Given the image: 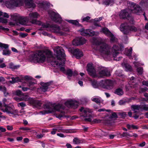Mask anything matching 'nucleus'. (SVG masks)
<instances>
[{
	"instance_id": "obj_48",
	"label": "nucleus",
	"mask_w": 148,
	"mask_h": 148,
	"mask_svg": "<svg viewBox=\"0 0 148 148\" xmlns=\"http://www.w3.org/2000/svg\"><path fill=\"white\" fill-rule=\"evenodd\" d=\"M10 67L11 69H17L19 67V66H14L13 64H10Z\"/></svg>"
},
{
	"instance_id": "obj_7",
	"label": "nucleus",
	"mask_w": 148,
	"mask_h": 148,
	"mask_svg": "<svg viewBox=\"0 0 148 148\" xmlns=\"http://www.w3.org/2000/svg\"><path fill=\"white\" fill-rule=\"evenodd\" d=\"M121 31L123 32L125 34H127L129 31L136 32L137 31L136 27L133 26H129L126 23L122 24L120 27Z\"/></svg>"
},
{
	"instance_id": "obj_34",
	"label": "nucleus",
	"mask_w": 148,
	"mask_h": 148,
	"mask_svg": "<svg viewBox=\"0 0 148 148\" xmlns=\"http://www.w3.org/2000/svg\"><path fill=\"white\" fill-rule=\"evenodd\" d=\"M122 66H124L125 69V70L127 71H131L132 70V67L129 64H124L123 63L122 64Z\"/></svg>"
},
{
	"instance_id": "obj_14",
	"label": "nucleus",
	"mask_w": 148,
	"mask_h": 148,
	"mask_svg": "<svg viewBox=\"0 0 148 148\" xmlns=\"http://www.w3.org/2000/svg\"><path fill=\"white\" fill-rule=\"evenodd\" d=\"M86 42V40L84 38H78L73 40L72 42V44L74 45L78 46L83 45Z\"/></svg>"
},
{
	"instance_id": "obj_30",
	"label": "nucleus",
	"mask_w": 148,
	"mask_h": 148,
	"mask_svg": "<svg viewBox=\"0 0 148 148\" xmlns=\"http://www.w3.org/2000/svg\"><path fill=\"white\" fill-rule=\"evenodd\" d=\"M114 93L119 95H122L123 94V91L121 88H119L115 90Z\"/></svg>"
},
{
	"instance_id": "obj_13",
	"label": "nucleus",
	"mask_w": 148,
	"mask_h": 148,
	"mask_svg": "<svg viewBox=\"0 0 148 148\" xmlns=\"http://www.w3.org/2000/svg\"><path fill=\"white\" fill-rule=\"evenodd\" d=\"M88 71V74L92 77H97L98 75L96 73V71L93 67L90 64H88L87 65Z\"/></svg>"
},
{
	"instance_id": "obj_43",
	"label": "nucleus",
	"mask_w": 148,
	"mask_h": 148,
	"mask_svg": "<svg viewBox=\"0 0 148 148\" xmlns=\"http://www.w3.org/2000/svg\"><path fill=\"white\" fill-rule=\"evenodd\" d=\"M127 102L125 100H121L119 102V104L120 105H124Z\"/></svg>"
},
{
	"instance_id": "obj_45",
	"label": "nucleus",
	"mask_w": 148,
	"mask_h": 148,
	"mask_svg": "<svg viewBox=\"0 0 148 148\" xmlns=\"http://www.w3.org/2000/svg\"><path fill=\"white\" fill-rule=\"evenodd\" d=\"M113 1V0H105L103 1V3L105 5H108L110 3Z\"/></svg>"
},
{
	"instance_id": "obj_35",
	"label": "nucleus",
	"mask_w": 148,
	"mask_h": 148,
	"mask_svg": "<svg viewBox=\"0 0 148 148\" xmlns=\"http://www.w3.org/2000/svg\"><path fill=\"white\" fill-rule=\"evenodd\" d=\"M0 90L3 91V92L4 95L5 96H7L8 93L6 92V88L4 86H0Z\"/></svg>"
},
{
	"instance_id": "obj_17",
	"label": "nucleus",
	"mask_w": 148,
	"mask_h": 148,
	"mask_svg": "<svg viewBox=\"0 0 148 148\" xmlns=\"http://www.w3.org/2000/svg\"><path fill=\"white\" fill-rule=\"evenodd\" d=\"M130 10L129 9H126L121 10L119 14L120 18H121L125 19L129 16Z\"/></svg>"
},
{
	"instance_id": "obj_55",
	"label": "nucleus",
	"mask_w": 148,
	"mask_h": 148,
	"mask_svg": "<svg viewBox=\"0 0 148 148\" xmlns=\"http://www.w3.org/2000/svg\"><path fill=\"white\" fill-rule=\"evenodd\" d=\"M0 131H1L2 132H5L6 131V129L5 128L3 127H2L0 126Z\"/></svg>"
},
{
	"instance_id": "obj_39",
	"label": "nucleus",
	"mask_w": 148,
	"mask_h": 148,
	"mask_svg": "<svg viewBox=\"0 0 148 148\" xmlns=\"http://www.w3.org/2000/svg\"><path fill=\"white\" fill-rule=\"evenodd\" d=\"M141 111L143 110L147 111L148 110V105H141Z\"/></svg>"
},
{
	"instance_id": "obj_16",
	"label": "nucleus",
	"mask_w": 148,
	"mask_h": 148,
	"mask_svg": "<svg viewBox=\"0 0 148 148\" xmlns=\"http://www.w3.org/2000/svg\"><path fill=\"white\" fill-rule=\"evenodd\" d=\"M72 53L75 56V58L79 59L83 56L82 51L78 49H73L72 51Z\"/></svg>"
},
{
	"instance_id": "obj_27",
	"label": "nucleus",
	"mask_w": 148,
	"mask_h": 148,
	"mask_svg": "<svg viewBox=\"0 0 148 148\" xmlns=\"http://www.w3.org/2000/svg\"><path fill=\"white\" fill-rule=\"evenodd\" d=\"M91 100L92 101L98 104H100L102 101V99L101 97L97 96H95L92 97L91 98Z\"/></svg>"
},
{
	"instance_id": "obj_8",
	"label": "nucleus",
	"mask_w": 148,
	"mask_h": 148,
	"mask_svg": "<svg viewBox=\"0 0 148 148\" xmlns=\"http://www.w3.org/2000/svg\"><path fill=\"white\" fill-rule=\"evenodd\" d=\"M24 81L25 82H27L28 83V86L29 88L27 87H23L22 88V90L24 91H26L28 90H34L35 87L33 86L34 83L32 82L31 79L32 77L28 76H26L24 77Z\"/></svg>"
},
{
	"instance_id": "obj_6",
	"label": "nucleus",
	"mask_w": 148,
	"mask_h": 148,
	"mask_svg": "<svg viewBox=\"0 0 148 148\" xmlns=\"http://www.w3.org/2000/svg\"><path fill=\"white\" fill-rule=\"evenodd\" d=\"M0 108L1 110L4 112H6L8 114L15 115L18 112V111L14 109V106H9L4 104L2 105V104L0 103Z\"/></svg>"
},
{
	"instance_id": "obj_52",
	"label": "nucleus",
	"mask_w": 148,
	"mask_h": 148,
	"mask_svg": "<svg viewBox=\"0 0 148 148\" xmlns=\"http://www.w3.org/2000/svg\"><path fill=\"white\" fill-rule=\"evenodd\" d=\"M90 17L89 16H87L86 17L84 18L83 20V21H88L90 19Z\"/></svg>"
},
{
	"instance_id": "obj_38",
	"label": "nucleus",
	"mask_w": 148,
	"mask_h": 148,
	"mask_svg": "<svg viewBox=\"0 0 148 148\" xmlns=\"http://www.w3.org/2000/svg\"><path fill=\"white\" fill-rule=\"evenodd\" d=\"M73 143L75 144L78 145L83 143V141L82 139H73Z\"/></svg>"
},
{
	"instance_id": "obj_33",
	"label": "nucleus",
	"mask_w": 148,
	"mask_h": 148,
	"mask_svg": "<svg viewBox=\"0 0 148 148\" xmlns=\"http://www.w3.org/2000/svg\"><path fill=\"white\" fill-rule=\"evenodd\" d=\"M89 81L90 82L94 88H97L98 87V84L96 81L93 80L90 78H89Z\"/></svg>"
},
{
	"instance_id": "obj_59",
	"label": "nucleus",
	"mask_w": 148,
	"mask_h": 148,
	"mask_svg": "<svg viewBox=\"0 0 148 148\" xmlns=\"http://www.w3.org/2000/svg\"><path fill=\"white\" fill-rule=\"evenodd\" d=\"M102 19V18L100 17L99 18H96L94 19L95 22H97L101 21Z\"/></svg>"
},
{
	"instance_id": "obj_10",
	"label": "nucleus",
	"mask_w": 148,
	"mask_h": 148,
	"mask_svg": "<svg viewBox=\"0 0 148 148\" xmlns=\"http://www.w3.org/2000/svg\"><path fill=\"white\" fill-rule=\"evenodd\" d=\"M101 85L104 88L110 90L113 87L114 83L111 80L106 79L101 81Z\"/></svg>"
},
{
	"instance_id": "obj_23",
	"label": "nucleus",
	"mask_w": 148,
	"mask_h": 148,
	"mask_svg": "<svg viewBox=\"0 0 148 148\" xmlns=\"http://www.w3.org/2000/svg\"><path fill=\"white\" fill-rule=\"evenodd\" d=\"M131 109L134 111V113L138 114L139 110L141 111V105H132L131 106Z\"/></svg>"
},
{
	"instance_id": "obj_18",
	"label": "nucleus",
	"mask_w": 148,
	"mask_h": 148,
	"mask_svg": "<svg viewBox=\"0 0 148 148\" xmlns=\"http://www.w3.org/2000/svg\"><path fill=\"white\" fill-rule=\"evenodd\" d=\"M79 31L80 32V34L84 36L88 35L90 36H92L94 33L92 31V30L89 29H82Z\"/></svg>"
},
{
	"instance_id": "obj_32",
	"label": "nucleus",
	"mask_w": 148,
	"mask_h": 148,
	"mask_svg": "<svg viewBox=\"0 0 148 148\" xmlns=\"http://www.w3.org/2000/svg\"><path fill=\"white\" fill-rule=\"evenodd\" d=\"M49 85V83H46L44 85L42 86L40 88L41 91L43 92H45L48 88V86Z\"/></svg>"
},
{
	"instance_id": "obj_3",
	"label": "nucleus",
	"mask_w": 148,
	"mask_h": 148,
	"mask_svg": "<svg viewBox=\"0 0 148 148\" xmlns=\"http://www.w3.org/2000/svg\"><path fill=\"white\" fill-rule=\"evenodd\" d=\"M24 2H25V5L29 8H34L35 7L32 0H10L6 1V5L8 8L12 9L21 6Z\"/></svg>"
},
{
	"instance_id": "obj_50",
	"label": "nucleus",
	"mask_w": 148,
	"mask_h": 148,
	"mask_svg": "<svg viewBox=\"0 0 148 148\" xmlns=\"http://www.w3.org/2000/svg\"><path fill=\"white\" fill-rule=\"evenodd\" d=\"M111 115V117L112 118H115L117 117V115L115 112H112Z\"/></svg>"
},
{
	"instance_id": "obj_53",
	"label": "nucleus",
	"mask_w": 148,
	"mask_h": 148,
	"mask_svg": "<svg viewBox=\"0 0 148 148\" xmlns=\"http://www.w3.org/2000/svg\"><path fill=\"white\" fill-rule=\"evenodd\" d=\"M14 99L17 101H22L21 97L19 98L18 97H15L14 98Z\"/></svg>"
},
{
	"instance_id": "obj_46",
	"label": "nucleus",
	"mask_w": 148,
	"mask_h": 148,
	"mask_svg": "<svg viewBox=\"0 0 148 148\" xmlns=\"http://www.w3.org/2000/svg\"><path fill=\"white\" fill-rule=\"evenodd\" d=\"M16 95L20 96L23 95V94L21 90H18L16 91Z\"/></svg>"
},
{
	"instance_id": "obj_9",
	"label": "nucleus",
	"mask_w": 148,
	"mask_h": 148,
	"mask_svg": "<svg viewBox=\"0 0 148 148\" xmlns=\"http://www.w3.org/2000/svg\"><path fill=\"white\" fill-rule=\"evenodd\" d=\"M48 14L53 21L56 23H60L61 22L62 18L58 14L52 10L49 11L48 12Z\"/></svg>"
},
{
	"instance_id": "obj_58",
	"label": "nucleus",
	"mask_w": 148,
	"mask_h": 148,
	"mask_svg": "<svg viewBox=\"0 0 148 148\" xmlns=\"http://www.w3.org/2000/svg\"><path fill=\"white\" fill-rule=\"evenodd\" d=\"M131 127L133 129H137L138 128V127L137 126L133 124H132Z\"/></svg>"
},
{
	"instance_id": "obj_20",
	"label": "nucleus",
	"mask_w": 148,
	"mask_h": 148,
	"mask_svg": "<svg viewBox=\"0 0 148 148\" xmlns=\"http://www.w3.org/2000/svg\"><path fill=\"white\" fill-rule=\"evenodd\" d=\"M30 104L32 105L34 107L38 108L41 106L42 103L39 101L33 99L30 100Z\"/></svg>"
},
{
	"instance_id": "obj_29",
	"label": "nucleus",
	"mask_w": 148,
	"mask_h": 148,
	"mask_svg": "<svg viewBox=\"0 0 148 148\" xmlns=\"http://www.w3.org/2000/svg\"><path fill=\"white\" fill-rule=\"evenodd\" d=\"M22 97H21L22 101H28V102L30 103V100L31 99H33L29 97V96L27 95H23Z\"/></svg>"
},
{
	"instance_id": "obj_36",
	"label": "nucleus",
	"mask_w": 148,
	"mask_h": 148,
	"mask_svg": "<svg viewBox=\"0 0 148 148\" xmlns=\"http://www.w3.org/2000/svg\"><path fill=\"white\" fill-rule=\"evenodd\" d=\"M68 21L70 23H71L73 25L79 26L80 25L79 23V22L76 20H69Z\"/></svg>"
},
{
	"instance_id": "obj_54",
	"label": "nucleus",
	"mask_w": 148,
	"mask_h": 148,
	"mask_svg": "<svg viewBox=\"0 0 148 148\" xmlns=\"http://www.w3.org/2000/svg\"><path fill=\"white\" fill-rule=\"evenodd\" d=\"M7 128L8 130H12L13 129L12 126L10 125H7Z\"/></svg>"
},
{
	"instance_id": "obj_64",
	"label": "nucleus",
	"mask_w": 148,
	"mask_h": 148,
	"mask_svg": "<svg viewBox=\"0 0 148 148\" xmlns=\"http://www.w3.org/2000/svg\"><path fill=\"white\" fill-rule=\"evenodd\" d=\"M66 146L67 148H72V146L69 143L66 144Z\"/></svg>"
},
{
	"instance_id": "obj_5",
	"label": "nucleus",
	"mask_w": 148,
	"mask_h": 148,
	"mask_svg": "<svg viewBox=\"0 0 148 148\" xmlns=\"http://www.w3.org/2000/svg\"><path fill=\"white\" fill-rule=\"evenodd\" d=\"M81 112H82V116L84 117V120L85 121L90 122L92 121L95 123H98L101 122V120L99 119H96L92 121V117L91 113L92 111L88 108H84L82 107L80 109Z\"/></svg>"
},
{
	"instance_id": "obj_37",
	"label": "nucleus",
	"mask_w": 148,
	"mask_h": 148,
	"mask_svg": "<svg viewBox=\"0 0 148 148\" xmlns=\"http://www.w3.org/2000/svg\"><path fill=\"white\" fill-rule=\"evenodd\" d=\"M11 16L13 20L15 21H17L18 20L19 21V18L20 16L16 14L12 15Z\"/></svg>"
},
{
	"instance_id": "obj_60",
	"label": "nucleus",
	"mask_w": 148,
	"mask_h": 148,
	"mask_svg": "<svg viewBox=\"0 0 148 148\" xmlns=\"http://www.w3.org/2000/svg\"><path fill=\"white\" fill-rule=\"evenodd\" d=\"M20 129L23 130H30V129L28 127H21Z\"/></svg>"
},
{
	"instance_id": "obj_62",
	"label": "nucleus",
	"mask_w": 148,
	"mask_h": 148,
	"mask_svg": "<svg viewBox=\"0 0 148 148\" xmlns=\"http://www.w3.org/2000/svg\"><path fill=\"white\" fill-rule=\"evenodd\" d=\"M3 16L4 17H6V18H8L9 17V16L8 14L6 13H4L3 14Z\"/></svg>"
},
{
	"instance_id": "obj_22",
	"label": "nucleus",
	"mask_w": 148,
	"mask_h": 148,
	"mask_svg": "<svg viewBox=\"0 0 148 148\" xmlns=\"http://www.w3.org/2000/svg\"><path fill=\"white\" fill-rule=\"evenodd\" d=\"M65 104L68 107L70 106L74 108H77L78 106V103L71 100L66 102Z\"/></svg>"
},
{
	"instance_id": "obj_47",
	"label": "nucleus",
	"mask_w": 148,
	"mask_h": 148,
	"mask_svg": "<svg viewBox=\"0 0 148 148\" xmlns=\"http://www.w3.org/2000/svg\"><path fill=\"white\" fill-rule=\"evenodd\" d=\"M0 22L3 23H6L7 22V20L6 18H0Z\"/></svg>"
},
{
	"instance_id": "obj_42",
	"label": "nucleus",
	"mask_w": 148,
	"mask_h": 148,
	"mask_svg": "<svg viewBox=\"0 0 148 148\" xmlns=\"http://www.w3.org/2000/svg\"><path fill=\"white\" fill-rule=\"evenodd\" d=\"M143 69L142 68L139 67L137 68V72L139 75H141L143 73Z\"/></svg>"
},
{
	"instance_id": "obj_1",
	"label": "nucleus",
	"mask_w": 148,
	"mask_h": 148,
	"mask_svg": "<svg viewBox=\"0 0 148 148\" xmlns=\"http://www.w3.org/2000/svg\"><path fill=\"white\" fill-rule=\"evenodd\" d=\"M54 51L56 58L52 57V53L49 50H38L34 55L31 56L29 60L35 63H43L47 58H49V60L48 59V60L51 65L54 67L59 66L60 71L64 73L65 72L64 62L65 61L64 51L62 47L59 46L56 47Z\"/></svg>"
},
{
	"instance_id": "obj_15",
	"label": "nucleus",
	"mask_w": 148,
	"mask_h": 148,
	"mask_svg": "<svg viewBox=\"0 0 148 148\" xmlns=\"http://www.w3.org/2000/svg\"><path fill=\"white\" fill-rule=\"evenodd\" d=\"M99 73L101 76H109L110 75V72L108 69L105 67H100Z\"/></svg>"
},
{
	"instance_id": "obj_49",
	"label": "nucleus",
	"mask_w": 148,
	"mask_h": 148,
	"mask_svg": "<svg viewBox=\"0 0 148 148\" xmlns=\"http://www.w3.org/2000/svg\"><path fill=\"white\" fill-rule=\"evenodd\" d=\"M28 35L27 33H20V36L22 38H25Z\"/></svg>"
},
{
	"instance_id": "obj_28",
	"label": "nucleus",
	"mask_w": 148,
	"mask_h": 148,
	"mask_svg": "<svg viewBox=\"0 0 148 148\" xmlns=\"http://www.w3.org/2000/svg\"><path fill=\"white\" fill-rule=\"evenodd\" d=\"M101 32H102L105 35L108 36L110 35L111 34V33L109 29L106 28H103L100 31Z\"/></svg>"
},
{
	"instance_id": "obj_2",
	"label": "nucleus",
	"mask_w": 148,
	"mask_h": 148,
	"mask_svg": "<svg viewBox=\"0 0 148 148\" xmlns=\"http://www.w3.org/2000/svg\"><path fill=\"white\" fill-rule=\"evenodd\" d=\"M97 45H99V51L101 55L103 56L110 55L112 54L114 60L117 61H119L121 57H120L119 55L120 47L117 45H114L111 49V52L110 51V46L105 42L101 38H99L95 42Z\"/></svg>"
},
{
	"instance_id": "obj_12",
	"label": "nucleus",
	"mask_w": 148,
	"mask_h": 148,
	"mask_svg": "<svg viewBox=\"0 0 148 148\" xmlns=\"http://www.w3.org/2000/svg\"><path fill=\"white\" fill-rule=\"evenodd\" d=\"M9 45L0 42V47L2 49H4L2 52V54L5 56H10L11 53V51L9 49Z\"/></svg>"
},
{
	"instance_id": "obj_4",
	"label": "nucleus",
	"mask_w": 148,
	"mask_h": 148,
	"mask_svg": "<svg viewBox=\"0 0 148 148\" xmlns=\"http://www.w3.org/2000/svg\"><path fill=\"white\" fill-rule=\"evenodd\" d=\"M44 108L46 109L47 110L40 112V113L42 114H45L47 113L52 112L58 111L59 113L56 115V117L59 118H60L64 116V112L63 110L64 108V106L62 105L59 104L56 105L53 108H51L50 106L48 104H45L44 105Z\"/></svg>"
},
{
	"instance_id": "obj_11",
	"label": "nucleus",
	"mask_w": 148,
	"mask_h": 148,
	"mask_svg": "<svg viewBox=\"0 0 148 148\" xmlns=\"http://www.w3.org/2000/svg\"><path fill=\"white\" fill-rule=\"evenodd\" d=\"M134 3L130 7L129 9L130 10V12L136 14L138 15H140L142 13V11L141 8L138 5H134Z\"/></svg>"
},
{
	"instance_id": "obj_57",
	"label": "nucleus",
	"mask_w": 148,
	"mask_h": 148,
	"mask_svg": "<svg viewBox=\"0 0 148 148\" xmlns=\"http://www.w3.org/2000/svg\"><path fill=\"white\" fill-rule=\"evenodd\" d=\"M0 29L3 30H6L7 31H8L9 30L8 29L5 28L1 26H0Z\"/></svg>"
},
{
	"instance_id": "obj_61",
	"label": "nucleus",
	"mask_w": 148,
	"mask_h": 148,
	"mask_svg": "<svg viewBox=\"0 0 148 148\" xmlns=\"http://www.w3.org/2000/svg\"><path fill=\"white\" fill-rule=\"evenodd\" d=\"M92 31L94 32V33H93V36L94 35L97 36V35H98L99 34V33L98 32H95L92 30Z\"/></svg>"
},
{
	"instance_id": "obj_19",
	"label": "nucleus",
	"mask_w": 148,
	"mask_h": 148,
	"mask_svg": "<svg viewBox=\"0 0 148 148\" xmlns=\"http://www.w3.org/2000/svg\"><path fill=\"white\" fill-rule=\"evenodd\" d=\"M39 16V15L37 12H31L29 14V18L33 23H36V20L34 19L36 18Z\"/></svg>"
},
{
	"instance_id": "obj_25",
	"label": "nucleus",
	"mask_w": 148,
	"mask_h": 148,
	"mask_svg": "<svg viewBox=\"0 0 148 148\" xmlns=\"http://www.w3.org/2000/svg\"><path fill=\"white\" fill-rule=\"evenodd\" d=\"M132 49V47H130L129 49L126 48L124 51V54L127 56L129 57L130 59H133V58L131 56V55Z\"/></svg>"
},
{
	"instance_id": "obj_31",
	"label": "nucleus",
	"mask_w": 148,
	"mask_h": 148,
	"mask_svg": "<svg viewBox=\"0 0 148 148\" xmlns=\"http://www.w3.org/2000/svg\"><path fill=\"white\" fill-rule=\"evenodd\" d=\"M56 129L58 131H62L66 133H70L71 132V130H69L63 129L62 127H57Z\"/></svg>"
},
{
	"instance_id": "obj_41",
	"label": "nucleus",
	"mask_w": 148,
	"mask_h": 148,
	"mask_svg": "<svg viewBox=\"0 0 148 148\" xmlns=\"http://www.w3.org/2000/svg\"><path fill=\"white\" fill-rule=\"evenodd\" d=\"M66 74L69 77H71L73 75V73L71 69L68 70L66 71Z\"/></svg>"
},
{
	"instance_id": "obj_24",
	"label": "nucleus",
	"mask_w": 148,
	"mask_h": 148,
	"mask_svg": "<svg viewBox=\"0 0 148 148\" xmlns=\"http://www.w3.org/2000/svg\"><path fill=\"white\" fill-rule=\"evenodd\" d=\"M19 23L22 25H25L28 21V18L27 17H24L20 16L19 18Z\"/></svg>"
},
{
	"instance_id": "obj_56",
	"label": "nucleus",
	"mask_w": 148,
	"mask_h": 148,
	"mask_svg": "<svg viewBox=\"0 0 148 148\" xmlns=\"http://www.w3.org/2000/svg\"><path fill=\"white\" fill-rule=\"evenodd\" d=\"M143 85H144L148 86V81H144L142 82Z\"/></svg>"
},
{
	"instance_id": "obj_63",
	"label": "nucleus",
	"mask_w": 148,
	"mask_h": 148,
	"mask_svg": "<svg viewBox=\"0 0 148 148\" xmlns=\"http://www.w3.org/2000/svg\"><path fill=\"white\" fill-rule=\"evenodd\" d=\"M57 131V130L56 129H53V130L51 132V134H55Z\"/></svg>"
},
{
	"instance_id": "obj_44",
	"label": "nucleus",
	"mask_w": 148,
	"mask_h": 148,
	"mask_svg": "<svg viewBox=\"0 0 148 148\" xmlns=\"http://www.w3.org/2000/svg\"><path fill=\"white\" fill-rule=\"evenodd\" d=\"M18 107H21L22 108H24L26 106V104L24 102H21L18 103Z\"/></svg>"
},
{
	"instance_id": "obj_21",
	"label": "nucleus",
	"mask_w": 148,
	"mask_h": 148,
	"mask_svg": "<svg viewBox=\"0 0 148 148\" xmlns=\"http://www.w3.org/2000/svg\"><path fill=\"white\" fill-rule=\"evenodd\" d=\"M53 32L57 34H58L61 35H63L64 34V32L62 31L60 28V27L57 25H54L52 27Z\"/></svg>"
},
{
	"instance_id": "obj_26",
	"label": "nucleus",
	"mask_w": 148,
	"mask_h": 148,
	"mask_svg": "<svg viewBox=\"0 0 148 148\" xmlns=\"http://www.w3.org/2000/svg\"><path fill=\"white\" fill-rule=\"evenodd\" d=\"M11 79H12V80L10 81V82L12 83L21 82L22 79L24 80V77L21 78L19 77H16L15 78L14 77H12L11 78Z\"/></svg>"
},
{
	"instance_id": "obj_40",
	"label": "nucleus",
	"mask_w": 148,
	"mask_h": 148,
	"mask_svg": "<svg viewBox=\"0 0 148 148\" xmlns=\"http://www.w3.org/2000/svg\"><path fill=\"white\" fill-rule=\"evenodd\" d=\"M108 37H110V40L111 42H114L116 41L115 37L112 33Z\"/></svg>"
},
{
	"instance_id": "obj_51",
	"label": "nucleus",
	"mask_w": 148,
	"mask_h": 148,
	"mask_svg": "<svg viewBox=\"0 0 148 148\" xmlns=\"http://www.w3.org/2000/svg\"><path fill=\"white\" fill-rule=\"evenodd\" d=\"M123 137H127L128 136H132V135H130V134L127 132H123L122 135Z\"/></svg>"
}]
</instances>
